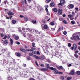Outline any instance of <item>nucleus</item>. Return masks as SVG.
<instances>
[{
    "mask_svg": "<svg viewBox=\"0 0 80 80\" xmlns=\"http://www.w3.org/2000/svg\"><path fill=\"white\" fill-rule=\"evenodd\" d=\"M27 60H30V57H28L27 58Z\"/></svg>",
    "mask_w": 80,
    "mask_h": 80,
    "instance_id": "57",
    "label": "nucleus"
},
{
    "mask_svg": "<svg viewBox=\"0 0 80 80\" xmlns=\"http://www.w3.org/2000/svg\"><path fill=\"white\" fill-rule=\"evenodd\" d=\"M71 23L72 25H74V24H75V21H72L71 22Z\"/></svg>",
    "mask_w": 80,
    "mask_h": 80,
    "instance_id": "22",
    "label": "nucleus"
},
{
    "mask_svg": "<svg viewBox=\"0 0 80 80\" xmlns=\"http://www.w3.org/2000/svg\"><path fill=\"white\" fill-rule=\"evenodd\" d=\"M34 50H36V48L33 47H32L31 49L30 50L31 52L34 51Z\"/></svg>",
    "mask_w": 80,
    "mask_h": 80,
    "instance_id": "15",
    "label": "nucleus"
},
{
    "mask_svg": "<svg viewBox=\"0 0 80 80\" xmlns=\"http://www.w3.org/2000/svg\"><path fill=\"white\" fill-rule=\"evenodd\" d=\"M16 36V35L15 34H13L12 35V37L13 38H15V37Z\"/></svg>",
    "mask_w": 80,
    "mask_h": 80,
    "instance_id": "45",
    "label": "nucleus"
},
{
    "mask_svg": "<svg viewBox=\"0 0 80 80\" xmlns=\"http://www.w3.org/2000/svg\"><path fill=\"white\" fill-rule=\"evenodd\" d=\"M73 47L74 48V50H76L77 49V44H73Z\"/></svg>",
    "mask_w": 80,
    "mask_h": 80,
    "instance_id": "6",
    "label": "nucleus"
},
{
    "mask_svg": "<svg viewBox=\"0 0 80 80\" xmlns=\"http://www.w3.org/2000/svg\"><path fill=\"white\" fill-rule=\"evenodd\" d=\"M70 75H75V70H74L72 69L71 71Z\"/></svg>",
    "mask_w": 80,
    "mask_h": 80,
    "instance_id": "3",
    "label": "nucleus"
},
{
    "mask_svg": "<svg viewBox=\"0 0 80 80\" xmlns=\"http://www.w3.org/2000/svg\"><path fill=\"white\" fill-rule=\"evenodd\" d=\"M74 56L76 58H78V55L76 54H74Z\"/></svg>",
    "mask_w": 80,
    "mask_h": 80,
    "instance_id": "27",
    "label": "nucleus"
},
{
    "mask_svg": "<svg viewBox=\"0 0 80 80\" xmlns=\"http://www.w3.org/2000/svg\"><path fill=\"white\" fill-rule=\"evenodd\" d=\"M47 60L48 62H49V63L50 62V59H47Z\"/></svg>",
    "mask_w": 80,
    "mask_h": 80,
    "instance_id": "63",
    "label": "nucleus"
},
{
    "mask_svg": "<svg viewBox=\"0 0 80 80\" xmlns=\"http://www.w3.org/2000/svg\"><path fill=\"white\" fill-rule=\"evenodd\" d=\"M78 17V14H77V16H76L75 18V19H77V17Z\"/></svg>",
    "mask_w": 80,
    "mask_h": 80,
    "instance_id": "54",
    "label": "nucleus"
},
{
    "mask_svg": "<svg viewBox=\"0 0 80 80\" xmlns=\"http://www.w3.org/2000/svg\"><path fill=\"white\" fill-rule=\"evenodd\" d=\"M51 25H54V22H51Z\"/></svg>",
    "mask_w": 80,
    "mask_h": 80,
    "instance_id": "47",
    "label": "nucleus"
},
{
    "mask_svg": "<svg viewBox=\"0 0 80 80\" xmlns=\"http://www.w3.org/2000/svg\"><path fill=\"white\" fill-rule=\"evenodd\" d=\"M20 50L21 51H22V52H27V50H25L23 48H20Z\"/></svg>",
    "mask_w": 80,
    "mask_h": 80,
    "instance_id": "5",
    "label": "nucleus"
},
{
    "mask_svg": "<svg viewBox=\"0 0 80 80\" xmlns=\"http://www.w3.org/2000/svg\"><path fill=\"white\" fill-rule=\"evenodd\" d=\"M74 7V5L73 4H70L69 5V8L70 9H72Z\"/></svg>",
    "mask_w": 80,
    "mask_h": 80,
    "instance_id": "9",
    "label": "nucleus"
},
{
    "mask_svg": "<svg viewBox=\"0 0 80 80\" xmlns=\"http://www.w3.org/2000/svg\"><path fill=\"white\" fill-rule=\"evenodd\" d=\"M8 2V1H5L4 2V3H5V4H6V3H7Z\"/></svg>",
    "mask_w": 80,
    "mask_h": 80,
    "instance_id": "58",
    "label": "nucleus"
},
{
    "mask_svg": "<svg viewBox=\"0 0 80 80\" xmlns=\"http://www.w3.org/2000/svg\"><path fill=\"white\" fill-rule=\"evenodd\" d=\"M35 43L34 42H32V47L34 48H36V47H35Z\"/></svg>",
    "mask_w": 80,
    "mask_h": 80,
    "instance_id": "21",
    "label": "nucleus"
},
{
    "mask_svg": "<svg viewBox=\"0 0 80 80\" xmlns=\"http://www.w3.org/2000/svg\"><path fill=\"white\" fill-rule=\"evenodd\" d=\"M54 5H55V3H53V2H52V3H50V6L51 7H53V6H54Z\"/></svg>",
    "mask_w": 80,
    "mask_h": 80,
    "instance_id": "16",
    "label": "nucleus"
},
{
    "mask_svg": "<svg viewBox=\"0 0 80 80\" xmlns=\"http://www.w3.org/2000/svg\"><path fill=\"white\" fill-rule=\"evenodd\" d=\"M8 79L9 80H13V79H12V78H10V77H8Z\"/></svg>",
    "mask_w": 80,
    "mask_h": 80,
    "instance_id": "46",
    "label": "nucleus"
},
{
    "mask_svg": "<svg viewBox=\"0 0 80 80\" xmlns=\"http://www.w3.org/2000/svg\"><path fill=\"white\" fill-rule=\"evenodd\" d=\"M0 34L1 37H3V36H4L3 34L1 33Z\"/></svg>",
    "mask_w": 80,
    "mask_h": 80,
    "instance_id": "38",
    "label": "nucleus"
},
{
    "mask_svg": "<svg viewBox=\"0 0 80 80\" xmlns=\"http://www.w3.org/2000/svg\"><path fill=\"white\" fill-rule=\"evenodd\" d=\"M41 67H44V64H42L41 65H40Z\"/></svg>",
    "mask_w": 80,
    "mask_h": 80,
    "instance_id": "50",
    "label": "nucleus"
},
{
    "mask_svg": "<svg viewBox=\"0 0 80 80\" xmlns=\"http://www.w3.org/2000/svg\"><path fill=\"white\" fill-rule=\"evenodd\" d=\"M32 52L33 53H34V54H37V52L35 51H32Z\"/></svg>",
    "mask_w": 80,
    "mask_h": 80,
    "instance_id": "32",
    "label": "nucleus"
},
{
    "mask_svg": "<svg viewBox=\"0 0 80 80\" xmlns=\"http://www.w3.org/2000/svg\"><path fill=\"white\" fill-rule=\"evenodd\" d=\"M35 30L33 29H31V31H32V33L33 32H35Z\"/></svg>",
    "mask_w": 80,
    "mask_h": 80,
    "instance_id": "49",
    "label": "nucleus"
},
{
    "mask_svg": "<svg viewBox=\"0 0 80 80\" xmlns=\"http://www.w3.org/2000/svg\"><path fill=\"white\" fill-rule=\"evenodd\" d=\"M10 42H11V45H13V40L12 39H11Z\"/></svg>",
    "mask_w": 80,
    "mask_h": 80,
    "instance_id": "24",
    "label": "nucleus"
},
{
    "mask_svg": "<svg viewBox=\"0 0 80 80\" xmlns=\"http://www.w3.org/2000/svg\"><path fill=\"white\" fill-rule=\"evenodd\" d=\"M49 70H55V68H53V67H50L49 68Z\"/></svg>",
    "mask_w": 80,
    "mask_h": 80,
    "instance_id": "23",
    "label": "nucleus"
},
{
    "mask_svg": "<svg viewBox=\"0 0 80 80\" xmlns=\"http://www.w3.org/2000/svg\"><path fill=\"white\" fill-rule=\"evenodd\" d=\"M61 78L62 79V80H64L65 78L63 76H61Z\"/></svg>",
    "mask_w": 80,
    "mask_h": 80,
    "instance_id": "40",
    "label": "nucleus"
},
{
    "mask_svg": "<svg viewBox=\"0 0 80 80\" xmlns=\"http://www.w3.org/2000/svg\"><path fill=\"white\" fill-rule=\"evenodd\" d=\"M35 31L36 32V33L37 34H40V33H41V32H38V30H35Z\"/></svg>",
    "mask_w": 80,
    "mask_h": 80,
    "instance_id": "17",
    "label": "nucleus"
},
{
    "mask_svg": "<svg viewBox=\"0 0 80 80\" xmlns=\"http://www.w3.org/2000/svg\"><path fill=\"white\" fill-rule=\"evenodd\" d=\"M54 70L55 74H57V73H58V71H57L56 69L55 68Z\"/></svg>",
    "mask_w": 80,
    "mask_h": 80,
    "instance_id": "13",
    "label": "nucleus"
},
{
    "mask_svg": "<svg viewBox=\"0 0 80 80\" xmlns=\"http://www.w3.org/2000/svg\"><path fill=\"white\" fill-rule=\"evenodd\" d=\"M12 23L13 24H16V23H17V22L15 20H13L12 21Z\"/></svg>",
    "mask_w": 80,
    "mask_h": 80,
    "instance_id": "11",
    "label": "nucleus"
},
{
    "mask_svg": "<svg viewBox=\"0 0 80 80\" xmlns=\"http://www.w3.org/2000/svg\"><path fill=\"white\" fill-rule=\"evenodd\" d=\"M53 11L54 12H58V9L57 8H54L53 9Z\"/></svg>",
    "mask_w": 80,
    "mask_h": 80,
    "instance_id": "18",
    "label": "nucleus"
},
{
    "mask_svg": "<svg viewBox=\"0 0 80 80\" xmlns=\"http://www.w3.org/2000/svg\"><path fill=\"white\" fill-rule=\"evenodd\" d=\"M68 46L69 47H71V43H69L68 44Z\"/></svg>",
    "mask_w": 80,
    "mask_h": 80,
    "instance_id": "37",
    "label": "nucleus"
},
{
    "mask_svg": "<svg viewBox=\"0 0 80 80\" xmlns=\"http://www.w3.org/2000/svg\"><path fill=\"white\" fill-rule=\"evenodd\" d=\"M48 28V26H47V25H45L44 26V29H45L46 30H47Z\"/></svg>",
    "mask_w": 80,
    "mask_h": 80,
    "instance_id": "14",
    "label": "nucleus"
},
{
    "mask_svg": "<svg viewBox=\"0 0 80 80\" xmlns=\"http://www.w3.org/2000/svg\"><path fill=\"white\" fill-rule=\"evenodd\" d=\"M76 38H77V40H80V38H79V36H78V35L76 36Z\"/></svg>",
    "mask_w": 80,
    "mask_h": 80,
    "instance_id": "25",
    "label": "nucleus"
},
{
    "mask_svg": "<svg viewBox=\"0 0 80 80\" xmlns=\"http://www.w3.org/2000/svg\"><path fill=\"white\" fill-rule=\"evenodd\" d=\"M21 2L22 5H24V1H21Z\"/></svg>",
    "mask_w": 80,
    "mask_h": 80,
    "instance_id": "43",
    "label": "nucleus"
},
{
    "mask_svg": "<svg viewBox=\"0 0 80 80\" xmlns=\"http://www.w3.org/2000/svg\"><path fill=\"white\" fill-rule=\"evenodd\" d=\"M16 44H17L18 45H20V42L18 41L16 42Z\"/></svg>",
    "mask_w": 80,
    "mask_h": 80,
    "instance_id": "42",
    "label": "nucleus"
},
{
    "mask_svg": "<svg viewBox=\"0 0 80 80\" xmlns=\"http://www.w3.org/2000/svg\"><path fill=\"white\" fill-rule=\"evenodd\" d=\"M15 40H18L19 39V37L18 36H16L15 38H14Z\"/></svg>",
    "mask_w": 80,
    "mask_h": 80,
    "instance_id": "19",
    "label": "nucleus"
},
{
    "mask_svg": "<svg viewBox=\"0 0 80 80\" xmlns=\"http://www.w3.org/2000/svg\"><path fill=\"white\" fill-rule=\"evenodd\" d=\"M29 80H35V79L32 78H29Z\"/></svg>",
    "mask_w": 80,
    "mask_h": 80,
    "instance_id": "56",
    "label": "nucleus"
},
{
    "mask_svg": "<svg viewBox=\"0 0 80 80\" xmlns=\"http://www.w3.org/2000/svg\"><path fill=\"white\" fill-rule=\"evenodd\" d=\"M60 2L61 3H62V4H63L65 3V0H61Z\"/></svg>",
    "mask_w": 80,
    "mask_h": 80,
    "instance_id": "20",
    "label": "nucleus"
},
{
    "mask_svg": "<svg viewBox=\"0 0 80 80\" xmlns=\"http://www.w3.org/2000/svg\"><path fill=\"white\" fill-rule=\"evenodd\" d=\"M58 74H63V72H58Z\"/></svg>",
    "mask_w": 80,
    "mask_h": 80,
    "instance_id": "53",
    "label": "nucleus"
},
{
    "mask_svg": "<svg viewBox=\"0 0 80 80\" xmlns=\"http://www.w3.org/2000/svg\"><path fill=\"white\" fill-rule=\"evenodd\" d=\"M27 30L30 33H32V29H29V28L27 29Z\"/></svg>",
    "mask_w": 80,
    "mask_h": 80,
    "instance_id": "28",
    "label": "nucleus"
},
{
    "mask_svg": "<svg viewBox=\"0 0 80 80\" xmlns=\"http://www.w3.org/2000/svg\"><path fill=\"white\" fill-rule=\"evenodd\" d=\"M77 75H80V71H77Z\"/></svg>",
    "mask_w": 80,
    "mask_h": 80,
    "instance_id": "33",
    "label": "nucleus"
},
{
    "mask_svg": "<svg viewBox=\"0 0 80 80\" xmlns=\"http://www.w3.org/2000/svg\"><path fill=\"white\" fill-rule=\"evenodd\" d=\"M41 71H47V69L46 68H42L41 69Z\"/></svg>",
    "mask_w": 80,
    "mask_h": 80,
    "instance_id": "12",
    "label": "nucleus"
},
{
    "mask_svg": "<svg viewBox=\"0 0 80 80\" xmlns=\"http://www.w3.org/2000/svg\"><path fill=\"white\" fill-rule=\"evenodd\" d=\"M63 22L64 23H65V24H67V21L65 20L63 21Z\"/></svg>",
    "mask_w": 80,
    "mask_h": 80,
    "instance_id": "39",
    "label": "nucleus"
},
{
    "mask_svg": "<svg viewBox=\"0 0 80 80\" xmlns=\"http://www.w3.org/2000/svg\"><path fill=\"white\" fill-rule=\"evenodd\" d=\"M37 54H38V55H40V52H39V51H38V52H37Z\"/></svg>",
    "mask_w": 80,
    "mask_h": 80,
    "instance_id": "62",
    "label": "nucleus"
},
{
    "mask_svg": "<svg viewBox=\"0 0 80 80\" xmlns=\"http://www.w3.org/2000/svg\"><path fill=\"white\" fill-rule=\"evenodd\" d=\"M73 47H71L70 48V49H71L72 50H73Z\"/></svg>",
    "mask_w": 80,
    "mask_h": 80,
    "instance_id": "64",
    "label": "nucleus"
},
{
    "mask_svg": "<svg viewBox=\"0 0 80 80\" xmlns=\"http://www.w3.org/2000/svg\"><path fill=\"white\" fill-rule=\"evenodd\" d=\"M2 43L3 45H7L8 44V41L7 40H5Z\"/></svg>",
    "mask_w": 80,
    "mask_h": 80,
    "instance_id": "4",
    "label": "nucleus"
},
{
    "mask_svg": "<svg viewBox=\"0 0 80 80\" xmlns=\"http://www.w3.org/2000/svg\"><path fill=\"white\" fill-rule=\"evenodd\" d=\"M8 14V15H14V13L11 11H9Z\"/></svg>",
    "mask_w": 80,
    "mask_h": 80,
    "instance_id": "7",
    "label": "nucleus"
},
{
    "mask_svg": "<svg viewBox=\"0 0 80 80\" xmlns=\"http://www.w3.org/2000/svg\"><path fill=\"white\" fill-rule=\"evenodd\" d=\"M73 15H68V17H69V18H72V17H73Z\"/></svg>",
    "mask_w": 80,
    "mask_h": 80,
    "instance_id": "26",
    "label": "nucleus"
},
{
    "mask_svg": "<svg viewBox=\"0 0 80 80\" xmlns=\"http://www.w3.org/2000/svg\"><path fill=\"white\" fill-rule=\"evenodd\" d=\"M72 77H68L67 78V80H70L71 79H72Z\"/></svg>",
    "mask_w": 80,
    "mask_h": 80,
    "instance_id": "34",
    "label": "nucleus"
},
{
    "mask_svg": "<svg viewBox=\"0 0 80 80\" xmlns=\"http://www.w3.org/2000/svg\"><path fill=\"white\" fill-rule=\"evenodd\" d=\"M7 38V35H5V37L2 38V39H6Z\"/></svg>",
    "mask_w": 80,
    "mask_h": 80,
    "instance_id": "36",
    "label": "nucleus"
},
{
    "mask_svg": "<svg viewBox=\"0 0 80 80\" xmlns=\"http://www.w3.org/2000/svg\"><path fill=\"white\" fill-rule=\"evenodd\" d=\"M24 19L25 20V21H28V18H27V17H25L24 18Z\"/></svg>",
    "mask_w": 80,
    "mask_h": 80,
    "instance_id": "35",
    "label": "nucleus"
},
{
    "mask_svg": "<svg viewBox=\"0 0 80 80\" xmlns=\"http://www.w3.org/2000/svg\"><path fill=\"white\" fill-rule=\"evenodd\" d=\"M46 67L47 69H49L50 68V64H46Z\"/></svg>",
    "mask_w": 80,
    "mask_h": 80,
    "instance_id": "8",
    "label": "nucleus"
},
{
    "mask_svg": "<svg viewBox=\"0 0 80 80\" xmlns=\"http://www.w3.org/2000/svg\"><path fill=\"white\" fill-rule=\"evenodd\" d=\"M47 14L48 15H50V13H49V12H47Z\"/></svg>",
    "mask_w": 80,
    "mask_h": 80,
    "instance_id": "61",
    "label": "nucleus"
},
{
    "mask_svg": "<svg viewBox=\"0 0 80 80\" xmlns=\"http://www.w3.org/2000/svg\"><path fill=\"white\" fill-rule=\"evenodd\" d=\"M59 5H61V6H63V4H62V3H59L58 4Z\"/></svg>",
    "mask_w": 80,
    "mask_h": 80,
    "instance_id": "55",
    "label": "nucleus"
},
{
    "mask_svg": "<svg viewBox=\"0 0 80 80\" xmlns=\"http://www.w3.org/2000/svg\"><path fill=\"white\" fill-rule=\"evenodd\" d=\"M72 15H73H73H75V12H72Z\"/></svg>",
    "mask_w": 80,
    "mask_h": 80,
    "instance_id": "48",
    "label": "nucleus"
},
{
    "mask_svg": "<svg viewBox=\"0 0 80 80\" xmlns=\"http://www.w3.org/2000/svg\"><path fill=\"white\" fill-rule=\"evenodd\" d=\"M62 16L63 17H66V15H65V14H63Z\"/></svg>",
    "mask_w": 80,
    "mask_h": 80,
    "instance_id": "59",
    "label": "nucleus"
},
{
    "mask_svg": "<svg viewBox=\"0 0 80 80\" xmlns=\"http://www.w3.org/2000/svg\"><path fill=\"white\" fill-rule=\"evenodd\" d=\"M73 38L75 41H77V39H76V36H73Z\"/></svg>",
    "mask_w": 80,
    "mask_h": 80,
    "instance_id": "30",
    "label": "nucleus"
},
{
    "mask_svg": "<svg viewBox=\"0 0 80 80\" xmlns=\"http://www.w3.org/2000/svg\"><path fill=\"white\" fill-rule=\"evenodd\" d=\"M19 17H20V18H23V17H24V16H23V15H20L19 16Z\"/></svg>",
    "mask_w": 80,
    "mask_h": 80,
    "instance_id": "51",
    "label": "nucleus"
},
{
    "mask_svg": "<svg viewBox=\"0 0 80 80\" xmlns=\"http://www.w3.org/2000/svg\"><path fill=\"white\" fill-rule=\"evenodd\" d=\"M21 56V54H20L19 53H18L17 54V56L18 57H20V56Z\"/></svg>",
    "mask_w": 80,
    "mask_h": 80,
    "instance_id": "31",
    "label": "nucleus"
},
{
    "mask_svg": "<svg viewBox=\"0 0 80 80\" xmlns=\"http://www.w3.org/2000/svg\"><path fill=\"white\" fill-rule=\"evenodd\" d=\"M45 7L46 8H48V5H46L45 6Z\"/></svg>",
    "mask_w": 80,
    "mask_h": 80,
    "instance_id": "60",
    "label": "nucleus"
},
{
    "mask_svg": "<svg viewBox=\"0 0 80 80\" xmlns=\"http://www.w3.org/2000/svg\"><path fill=\"white\" fill-rule=\"evenodd\" d=\"M67 32L66 31H64L63 32V34H64V35H67Z\"/></svg>",
    "mask_w": 80,
    "mask_h": 80,
    "instance_id": "41",
    "label": "nucleus"
},
{
    "mask_svg": "<svg viewBox=\"0 0 80 80\" xmlns=\"http://www.w3.org/2000/svg\"><path fill=\"white\" fill-rule=\"evenodd\" d=\"M29 56H32L33 55V53H29Z\"/></svg>",
    "mask_w": 80,
    "mask_h": 80,
    "instance_id": "44",
    "label": "nucleus"
},
{
    "mask_svg": "<svg viewBox=\"0 0 80 80\" xmlns=\"http://www.w3.org/2000/svg\"><path fill=\"white\" fill-rule=\"evenodd\" d=\"M63 10L61 9H59L58 10V14L59 15H62Z\"/></svg>",
    "mask_w": 80,
    "mask_h": 80,
    "instance_id": "2",
    "label": "nucleus"
},
{
    "mask_svg": "<svg viewBox=\"0 0 80 80\" xmlns=\"http://www.w3.org/2000/svg\"><path fill=\"white\" fill-rule=\"evenodd\" d=\"M59 20L60 21H63V18H59Z\"/></svg>",
    "mask_w": 80,
    "mask_h": 80,
    "instance_id": "52",
    "label": "nucleus"
},
{
    "mask_svg": "<svg viewBox=\"0 0 80 80\" xmlns=\"http://www.w3.org/2000/svg\"><path fill=\"white\" fill-rule=\"evenodd\" d=\"M57 68L58 69V70H62L63 69V67L62 66H60L59 67L58 66H56Z\"/></svg>",
    "mask_w": 80,
    "mask_h": 80,
    "instance_id": "10",
    "label": "nucleus"
},
{
    "mask_svg": "<svg viewBox=\"0 0 80 80\" xmlns=\"http://www.w3.org/2000/svg\"><path fill=\"white\" fill-rule=\"evenodd\" d=\"M32 23H37V21L35 20L34 21L33 20H32Z\"/></svg>",
    "mask_w": 80,
    "mask_h": 80,
    "instance_id": "29",
    "label": "nucleus"
},
{
    "mask_svg": "<svg viewBox=\"0 0 80 80\" xmlns=\"http://www.w3.org/2000/svg\"><path fill=\"white\" fill-rule=\"evenodd\" d=\"M33 57L36 59H38L39 60H44L45 59V58L43 56H41V57H40L37 56V55H34L33 56Z\"/></svg>",
    "mask_w": 80,
    "mask_h": 80,
    "instance_id": "1",
    "label": "nucleus"
}]
</instances>
